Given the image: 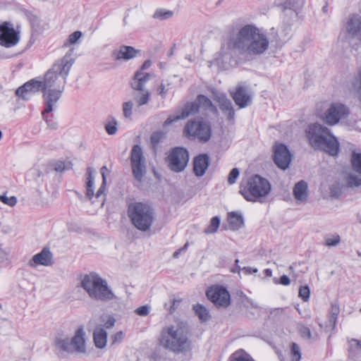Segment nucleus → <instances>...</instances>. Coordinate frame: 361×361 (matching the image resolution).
Listing matches in <instances>:
<instances>
[{"instance_id": "bf43d9fd", "label": "nucleus", "mask_w": 361, "mask_h": 361, "mask_svg": "<svg viewBox=\"0 0 361 361\" xmlns=\"http://www.w3.org/2000/svg\"><path fill=\"white\" fill-rule=\"evenodd\" d=\"M300 334L302 338L310 339L311 338V331L310 329L305 326H302L300 328Z\"/></svg>"}, {"instance_id": "2f4dec72", "label": "nucleus", "mask_w": 361, "mask_h": 361, "mask_svg": "<svg viewBox=\"0 0 361 361\" xmlns=\"http://www.w3.org/2000/svg\"><path fill=\"white\" fill-rule=\"evenodd\" d=\"M305 1V0H285L283 3L280 4V6L283 11L289 9L294 11L297 15V11L304 6Z\"/></svg>"}, {"instance_id": "f704fd0d", "label": "nucleus", "mask_w": 361, "mask_h": 361, "mask_svg": "<svg viewBox=\"0 0 361 361\" xmlns=\"http://www.w3.org/2000/svg\"><path fill=\"white\" fill-rule=\"evenodd\" d=\"M340 312V307L338 303H332L331 305V310L329 311V324L331 326L332 329H335L336 323H337V319L338 315Z\"/></svg>"}, {"instance_id": "6ab92c4d", "label": "nucleus", "mask_w": 361, "mask_h": 361, "mask_svg": "<svg viewBox=\"0 0 361 361\" xmlns=\"http://www.w3.org/2000/svg\"><path fill=\"white\" fill-rule=\"evenodd\" d=\"M214 99L219 103L221 111L226 115L228 121H233L235 118V110L231 101L226 97L224 94L218 92H213Z\"/></svg>"}, {"instance_id": "4468645a", "label": "nucleus", "mask_w": 361, "mask_h": 361, "mask_svg": "<svg viewBox=\"0 0 361 361\" xmlns=\"http://www.w3.org/2000/svg\"><path fill=\"white\" fill-rule=\"evenodd\" d=\"M20 39L19 32L16 31L13 24L4 22L0 25V44L5 47H11L18 44Z\"/></svg>"}, {"instance_id": "37998d69", "label": "nucleus", "mask_w": 361, "mask_h": 361, "mask_svg": "<svg viewBox=\"0 0 361 361\" xmlns=\"http://www.w3.org/2000/svg\"><path fill=\"white\" fill-rule=\"evenodd\" d=\"M82 34L80 31H75L72 34L68 36V39L64 42L63 46L68 47L70 44H73L77 43V42L80 39Z\"/></svg>"}, {"instance_id": "a19ab883", "label": "nucleus", "mask_w": 361, "mask_h": 361, "mask_svg": "<svg viewBox=\"0 0 361 361\" xmlns=\"http://www.w3.org/2000/svg\"><path fill=\"white\" fill-rule=\"evenodd\" d=\"M117 125L118 123L116 118L111 117V120L104 126L106 133L110 135H115L118 130Z\"/></svg>"}, {"instance_id": "1a4fd4ad", "label": "nucleus", "mask_w": 361, "mask_h": 361, "mask_svg": "<svg viewBox=\"0 0 361 361\" xmlns=\"http://www.w3.org/2000/svg\"><path fill=\"white\" fill-rule=\"evenodd\" d=\"M184 133L188 137L197 138L202 142H207L212 135L210 126L202 121H189L184 128Z\"/></svg>"}, {"instance_id": "58836bf2", "label": "nucleus", "mask_w": 361, "mask_h": 361, "mask_svg": "<svg viewBox=\"0 0 361 361\" xmlns=\"http://www.w3.org/2000/svg\"><path fill=\"white\" fill-rule=\"evenodd\" d=\"M229 361H255L245 351H236L229 357Z\"/></svg>"}, {"instance_id": "a211bd4d", "label": "nucleus", "mask_w": 361, "mask_h": 361, "mask_svg": "<svg viewBox=\"0 0 361 361\" xmlns=\"http://www.w3.org/2000/svg\"><path fill=\"white\" fill-rule=\"evenodd\" d=\"M230 93L235 104L240 109L245 108L252 103L251 95L249 94L247 88L245 86L238 85L235 90L230 91Z\"/></svg>"}, {"instance_id": "aec40b11", "label": "nucleus", "mask_w": 361, "mask_h": 361, "mask_svg": "<svg viewBox=\"0 0 361 361\" xmlns=\"http://www.w3.org/2000/svg\"><path fill=\"white\" fill-rule=\"evenodd\" d=\"M43 92V99L44 101V109L42 112V115L51 113L54 109V106L61 97L62 90L50 89Z\"/></svg>"}, {"instance_id": "4d7b16f0", "label": "nucleus", "mask_w": 361, "mask_h": 361, "mask_svg": "<svg viewBox=\"0 0 361 361\" xmlns=\"http://www.w3.org/2000/svg\"><path fill=\"white\" fill-rule=\"evenodd\" d=\"M135 312L141 317L147 316L149 312V307L148 305H142L137 307Z\"/></svg>"}, {"instance_id": "9b49d317", "label": "nucleus", "mask_w": 361, "mask_h": 361, "mask_svg": "<svg viewBox=\"0 0 361 361\" xmlns=\"http://www.w3.org/2000/svg\"><path fill=\"white\" fill-rule=\"evenodd\" d=\"M130 158L133 177L141 182L147 172V166L142 147L139 145L133 147Z\"/></svg>"}, {"instance_id": "423d86ee", "label": "nucleus", "mask_w": 361, "mask_h": 361, "mask_svg": "<svg viewBox=\"0 0 361 361\" xmlns=\"http://www.w3.org/2000/svg\"><path fill=\"white\" fill-rule=\"evenodd\" d=\"M128 216L132 224L141 231L150 229L154 220V212L148 204L135 202L129 204Z\"/></svg>"}, {"instance_id": "49530a36", "label": "nucleus", "mask_w": 361, "mask_h": 361, "mask_svg": "<svg viewBox=\"0 0 361 361\" xmlns=\"http://www.w3.org/2000/svg\"><path fill=\"white\" fill-rule=\"evenodd\" d=\"M173 16V12L170 11H164L163 9H158L153 15L154 18L157 19H167Z\"/></svg>"}, {"instance_id": "5fc2aeb1", "label": "nucleus", "mask_w": 361, "mask_h": 361, "mask_svg": "<svg viewBox=\"0 0 361 361\" xmlns=\"http://www.w3.org/2000/svg\"><path fill=\"white\" fill-rule=\"evenodd\" d=\"M330 195L333 197H338L341 195L342 190L339 185L334 184L330 186Z\"/></svg>"}, {"instance_id": "774afa93", "label": "nucleus", "mask_w": 361, "mask_h": 361, "mask_svg": "<svg viewBox=\"0 0 361 361\" xmlns=\"http://www.w3.org/2000/svg\"><path fill=\"white\" fill-rule=\"evenodd\" d=\"M182 252H183V251H182V250H180V249H178V250H176V252H173V258H178V256H179V255H180Z\"/></svg>"}, {"instance_id": "ddd939ff", "label": "nucleus", "mask_w": 361, "mask_h": 361, "mask_svg": "<svg viewBox=\"0 0 361 361\" xmlns=\"http://www.w3.org/2000/svg\"><path fill=\"white\" fill-rule=\"evenodd\" d=\"M348 114L349 109L345 105L337 102L332 103L324 113L323 121L329 126H334Z\"/></svg>"}, {"instance_id": "de8ad7c7", "label": "nucleus", "mask_w": 361, "mask_h": 361, "mask_svg": "<svg viewBox=\"0 0 361 361\" xmlns=\"http://www.w3.org/2000/svg\"><path fill=\"white\" fill-rule=\"evenodd\" d=\"M298 295L303 301L307 302L310 295V290L308 286H302L299 288Z\"/></svg>"}, {"instance_id": "4be33fe9", "label": "nucleus", "mask_w": 361, "mask_h": 361, "mask_svg": "<svg viewBox=\"0 0 361 361\" xmlns=\"http://www.w3.org/2000/svg\"><path fill=\"white\" fill-rule=\"evenodd\" d=\"M209 165V157L207 154H201L193 160V172L196 176H202Z\"/></svg>"}, {"instance_id": "7ed1b4c3", "label": "nucleus", "mask_w": 361, "mask_h": 361, "mask_svg": "<svg viewBox=\"0 0 361 361\" xmlns=\"http://www.w3.org/2000/svg\"><path fill=\"white\" fill-rule=\"evenodd\" d=\"M306 136L314 149L324 151L333 157L338 154L340 144L328 128L317 123L311 124L306 130Z\"/></svg>"}, {"instance_id": "c03bdc74", "label": "nucleus", "mask_w": 361, "mask_h": 361, "mask_svg": "<svg viewBox=\"0 0 361 361\" xmlns=\"http://www.w3.org/2000/svg\"><path fill=\"white\" fill-rule=\"evenodd\" d=\"M290 351H291V360L292 361H300L301 359V351H300V346L295 343H292Z\"/></svg>"}, {"instance_id": "2eb2a0df", "label": "nucleus", "mask_w": 361, "mask_h": 361, "mask_svg": "<svg viewBox=\"0 0 361 361\" xmlns=\"http://www.w3.org/2000/svg\"><path fill=\"white\" fill-rule=\"evenodd\" d=\"M274 161L281 169L286 170L289 167L292 154L288 147L282 143L276 144L274 147Z\"/></svg>"}, {"instance_id": "bb28decb", "label": "nucleus", "mask_w": 361, "mask_h": 361, "mask_svg": "<svg viewBox=\"0 0 361 361\" xmlns=\"http://www.w3.org/2000/svg\"><path fill=\"white\" fill-rule=\"evenodd\" d=\"M347 30L349 34L356 36L361 39V16L353 15L347 25Z\"/></svg>"}, {"instance_id": "f257e3e1", "label": "nucleus", "mask_w": 361, "mask_h": 361, "mask_svg": "<svg viewBox=\"0 0 361 361\" xmlns=\"http://www.w3.org/2000/svg\"><path fill=\"white\" fill-rule=\"evenodd\" d=\"M269 42L267 36L255 25L247 24L231 35L228 47L240 54L258 56L269 48Z\"/></svg>"}, {"instance_id": "f3484780", "label": "nucleus", "mask_w": 361, "mask_h": 361, "mask_svg": "<svg viewBox=\"0 0 361 361\" xmlns=\"http://www.w3.org/2000/svg\"><path fill=\"white\" fill-rule=\"evenodd\" d=\"M39 91H43L42 81L37 79H32L19 87L16 90V94L24 100H27L30 94L37 93Z\"/></svg>"}, {"instance_id": "ea45409f", "label": "nucleus", "mask_w": 361, "mask_h": 361, "mask_svg": "<svg viewBox=\"0 0 361 361\" xmlns=\"http://www.w3.org/2000/svg\"><path fill=\"white\" fill-rule=\"evenodd\" d=\"M220 224V219L218 216H214L210 221V224L204 229L207 234L215 233Z\"/></svg>"}, {"instance_id": "20e7f679", "label": "nucleus", "mask_w": 361, "mask_h": 361, "mask_svg": "<svg viewBox=\"0 0 361 361\" xmlns=\"http://www.w3.org/2000/svg\"><path fill=\"white\" fill-rule=\"evenodd\" d=\"M73 53V49H69L60 61H56L47 71L42 81L43 91L50 89L64 90L67 77L75 61Z\"/></svg>"}, {"instance_id": "4c0bfd02", "label": "nucleus", "mask_w": 361, "mask_h": 361, "mask_svg": "<svg viewBox=\"0 0 361 361\" xmlns=\"http://www.w3.org/2000/svg\"><path fill=\"white\" fill-rule=\"evenodd\" d=\"M100 173H101L102 177V183L95 195L97 198H99L102 195H103L104 194V191L106 190V173H109V171L108 170V169L106 166H103L100 169Z\"/></svg>"}, {"instance_id": "dca6fc26", "label": "nucleus", "mask_w": 361, "mask_h": 361, "mask_svg": "<svg viewBox=\"0 0 361 361\" xmlns=\"http://www.w3.org/2000/svg\"><path fill=\"white\" fill-rule=\"evenodd\" d=\"M353 169L358 175L350 174L346 178V183L350 188L361 185V153L353 152L351 157Z\"/></svg>"}, {"instance_id": "473e14b6", "label": "nucleus", "mask_w": 361, "mask_h": 361, "mask_svg": "<svg viewBox=\"0 0 361 361\" xmlns=\"http://www.w3.org/2000/svg\"><path fill=\"white\" fill-rule=\"evenodd\" d=\"M192 309L202 322H206L211 318L208 310L204 305L196 304L193 305Z\"/></svg>"}, {"instance_id": "5701e85b", "label": "nucleus", "mask_w": 361, "mask_h": 361, "mask_svg": "<svg viewBox=\"0 0 361 361\" xmlns=\"http://www.w3.org/2000/svg\"><path fill=\"white\" fill-rule=\"evenodd\" d=\"M151 79V75L148 73L137 71L130 82L131 87L137 91H145V84Z\"/></svg>"}, {"instance_id": "6e6552de", "label": "nucleus", "mask_w": 361, "mask_h": 361, "mask_svg": "<svg viewBox=\"0 0 361 361\" xmlns=\"http://www.w3.org/2000/svg\"><path fill=\"white\" fill-rule=\"evenodd\" d=\"M209 109L212 112H216L217 109L212 102L206 96L199 94L194 102H187L183 109H180L176 115H170L164 123V126H168L179 120L185 119L189 116L193 115L199 111L200 106Z\"/></svg>"}, {"instance_id": "9d476101", "label": "nucleus", "mask_w": 361, "mask_h": 361, "mask_svg": "<svg viewBox=\"0 0 361 361\" xmlns=\"http://www.w3.org/2000/svg\"><path fill=\"white\" fill-rule=\"evenodd\" d=\"M189 161L188 151L182 147L173 148L166 158L169 168L176 173L183 171Z\"/></svg>"}, {"instance_id": "f8f14e48", "label": "nucleus", "mask_w": 361, "mask_h": 361, "mask_svg": "<svg viewBox=\"0 0 361 361\" xmlns=\"http://www.w3.org/2000/svg\"><path fill=\"white\" fill-rule=\"evenodd\" d=\"M208 299L218 307H227L231 304V295L228 290L222 286L210 287L206 292Z\"/></svg>"}, {"instance_id": "0e129e2a", "label": "nucleus", "mask_w": 361, "mask_h": 361, "mask_svg": "<svg viewBox=\"0 0 361 361\" xmlns=\"http://www.w3.org/2000/svg\"><path fill=\"white\" fill-rule=\"evenodd\" d=\"M152 65V61L150 60H146L140 68L138 71H141V72H143L144 70L148 69Z\"/></svg>"}, {"instance_id": "412c9836", "label": "nucleus", "mask_w": 361, "mask_h": 361, "mask_svg": "<svg viewBox=\"0 0 361 361\" xmlns=\"http://www.w3.org/2000/svg\"><path fill=\"white\" fill-rule=\"evenodd\" d=\"M53 255L50 249L47 247H44L42 251L35 255L30 261L31 267H35L37 264L43 266H50L53 264Z\"/></svg>"}, {"instance_id": "e2e57ef3", "label": "nucleus", "mask_w": 361, "mask_h": 361, "mask_svg": "<svg viewBox=\"0 0 361 361\" xmlns=\"http://www.w3.org/2000/svg\"><path fill=\"white\" fill-rule=\"evenodd\" d=\"M279 283L283 286H288L290 283V280L287 275H283L280 278Z\"/></svg>"}, {"instance_id": "c9c22d12", "label": "nucleus", "mask_w": 361, "mask_h": 361, "mask_svg": "<svg viewBox=\"0 0 361 361\" xmlns=\"http://www.w3.org/2000/svg\"><path fill=\"white\" fill-rule=\"evenodd\" d=\"M100 322L102 324L99 326L103 327L104 329H109L115 325L116 319L111 314H104L100 316Z\"/></svg>"}, {"instance_id": "e433bc0d", "label": "nucleus", "mask_w": 361, "mask_h": 361, "mask_svg": "<svg viewBox=\"0 0 361 361\" xmlns=\"http://www.w3.org/2000/svg\"><path fill=\"white\" fill-rule=\"evenodd\" d=\"M140 92V93L135 94L134 97V99L138 107L147 104L150 98V93L148 90Z\"/></svg>"}, {"instance_id": "864d4df0", "label": "nucleus", "mask_w": 361, "mask_h": 361, "mask_svg": "<svg viewBox=\"0 0 361 361\" xmlns=\"http://www.w3.org/2000/svg\"><path fill=\"white\" fill-rule=\"evenodd\" d=\"M341 241V238L338 235H334L333 237L326 238L325 239V245L332 247L337 245Z\"/></svg>"}, {"instance_id": "338daca9", "label": "nucleus", "mask_w": 361, "mask_h": 361, "mask_svg": "<svg viewBox=\"0 0 361 361\" xmlns=\"http://www.w3.org/2000/svg\"><path fill=\"white\" fill-rule=\"evenodd\" d=\"M176 302L179 303L180 301L176 300H173V305H171V307H170V310H169L171 314H172L175 311V310H176L175 305H176Z\"/></svg>"}, {"instance_id": "c85d7f7f", "label": "nucleus", "mask_w": 361, "mask_h": 361, "mask_svg": "<svg viewBox=\"0 0 361 361\" xmlns=\"http://www.w3.org/2000/svg\"><path fill=\"white\" fill-rule=\"evenodd\" d=\"M348 357L354 361H361V341L356 339L349 341Z\"/></svg>"}, {"instance_id": "f03ea898", "label": "nucleus", "mask_w": 361, "mask_h": 361, "mask_svg": "<svg viewBox=\"0 0 361 361\" xmlns=\"http://www.w3.org/2000/svg\"><path fill=\"white\" fill-rule=\"evenodd\" d=\"M159 342L164 349L175 354H186L192 348V342L188 338L187 324L184 322L164 327Z\"/></svg>"}, {"instance_id": "b1692460", "label": "nucleus", "mask_w": 361, "mask_h": 361, "mask_svg": "<svg viewBox=\"0 0 361 361\" xmlns=\"http://www.w3.org/2000/svg\"><path fill=\"white\" fill-rule=\"evenodd\" d=\"M138 52L137 49L130 46H121L119 49H115L112 51L111 56L116 60L128 61L136 56Z\"/></svg>"}, {"instance_id": "6e6d98bb", "label": "nucleus", "mask_w": 361, "mask_h": 361, "mask_svg": "<svg viewBox=\"0 0 361 361\" xmlns=\"http://www.w3.org/2000/svg\"><path fill=\"white\" fill-rule=\"evenodd\" d=\"M43 119L47 123V126L51 129H56L58 127L57 123L53 119V116H49L46 114L42 115Z\"/></svg>"}, {"instance_id": "13d9d810", "label": "nucleus", "mask_w": 361, "mask_h": 361, "mask_svg": "<svg viewBox=\"0 0 361 361\" xmlns=\"http://www.w3.org/2000/svg\"><path fill=\"white\" fill-rule=\"evenodd\" d=\"M285 310L283 308H274L270 310L269 316L273 318H279L283 314Z\"/></svg>"}, {"instance_id": "680f3d73", "label": "nucleus", "mask_w": 361, "mask_h": 361, "mask_svg": "<svg viewBox=\"0 0 361 361\" xmlns=\"http://www.w3.org/2000/svg\"><path fill=\"white\" fill-rule=\"evenodd\" d=\"M242 271L243 273L246 275L255 274L258 271V269L257 268H252L250 267H245L242 269Z\"/></svg>"}, {"instance_id": "603ef678", "label": "nucleus", "mask_w": 361, "mask_h": 361, "mask_svg": "<svg viewBox=\"0 0 361 361\" xmlns=\"http://www.w3.org/2000/svg\"><path fill=\"white\" fill-rule=\"evenodd\" d=\"M124 338V333L122 331H119L116 334L111 336V345H115L116 343H121Z\"/></svg>"}, {"instance_id": "c756f323", "label": "nucleus", "mask_w": 361, "mask_h": 361, "mask_svg": "<svg viewBox=\"0 0 361 361\" xmlns=\"http://www.w3.org/2000/svg\"><path fill=\"white\" fill-rule=\"evenodd\" d=\"M87 183H86V196L89 200H91L94 195V169L92 167H88L87 169Z\"/></svg>"}, {"instance_id": "79ce46f5", "label": "nucleus", "mask_w": 361, "mask_h": 361, "mask_svg": "<svg viewBox=\"0 0 361 361\" xmlns=\"http://www.w3.org/2000/svg\"><path fill=\"white\" fill-rule=\"evenodd\" d=\"M170 82L167 80H163L161 82L160 85L158 87L157 90V92L159 95L161 97V98L165 99V97H166L170 89Z\"/></svg>"}, {"instance_id": "052dcab7", "label": "nucleus", "mask_w": 361, "mask_h": 361, "mask_svg": "<svg viewBox=\"0 0 361 361\" xmlns=\"http://www.w3.org/2000/svg\"><path fill=\"white\" fill-rule=\"evenodd\" d=\"M54 169L57 172H63L66 169L64 162L61 161L55 162L54 164Z\"/></svg>"}, {"instance_id": "09e8293b", "label": "nucleus", "mask_w": 361, "mask_h": 361, "mask_svg": "<svg viewBox=\"0 0 361 361\" xmlns=\"http://www.w3.org/2000/svg\"><path fill=\"white\" fill-rule=\"evenodd\" d=\"M163 135H164V134L161 131H156L152 134L150 140H151V143L154 148L161 142V140L163 138Z\"/></svg>"}, {"instance_id": "393cba45", "label": "nucleus", "mask_w": 361, "mask_h": 361, "mask_svg": "<svg viewBox=\"0 0 361 361\" xmlns=\"http://www.w3.org/2000/svg\"><path fill=\"white\" fill-rule=\"evenodd\" d=\"M293 194L297 202H302L308 197V185L305 180H300L295 184Z\"/></svg>"}, {"instance_id": "8fccbe9b", "label": "nucleus", "mask_w": 361, "mask_h": 361, "mask_svg": "<svg viewBox=\"0 0 361 361\" xmlns=\"http://www.w3.org/2000/svg\"><path fill=\"white\" fill-rule=\"evenodd\" d=\"M0 201L5 204H7L10 207H13L17 203V199L15 196H11L10 197H7L6 195H0Z\"/></svg>"}, {"instance_id": "69168bd1", "label": "nucleus", "mask_w": 361, "mask_h": 361, "mask_svg": "<svg viewBox=\"0 0 361 361\" xmlns=\"http://www.w3.org/2000/svg\"><path fill=\"white\" fill-rule=\"evenodd\" d=\"M238 262H239V259H237L235 260V267L231 269V272L240 274V271L242 270V269L238 264Z\"/></svg>"}, {"instance_id": "39448f33", "label": "nucleus", "mask_w": 361, "mask_h": 361, "mask_svg": "<svg viewBox=\"0 0 361 361\" xmlns=\"http://www.w3.org/2000/svg\"><path fill=\"white\" fill-rule=\"evenodd\" d=\"M80 286L93 300L106 302L116 298L106 280L102 279L96 272L81 276Z\"/></svg>"}, {"instance_id": "3c124183", "label": "nucleus", "mask_w": 361, "mask_h": 361, "mask_svg": "<svg viewBox=\"0 0 361 361\" xmlns=\"http://www.w3.org/2000/svg\"><path fill=\"white\" fill-rule=\"evenodd\" d=\"M240 174L239 169L238 168H233L229 173L228 176V183L229 185H233L236 182L237 178Z\"/></svg>"}, {"instance_id": "a878e982", "label": "nucleus", "mask_w": 361, "mask_h": 361, "mask_svg": "<svg viewBox=\"0 0 361 361\" xmlns=\"http://www.w3.org/2000/svg\"><path fill=\"white\" fill-rule=\"evenodd\" d=\"M107 332L101 326H97L93 332V340L95 346L97 348L103 349L106 347L107 343Z\"/></svg>"}, {"instance_id": "cd10ccee", "label": "nucleus", "mask_w": 361, "mask_h": 361, "mask_svg": "<svg viewBox=\"0 0 361 361\" xmlns=\"http://www.w3.org/2000/svg\"><path fill=\"white\" fill-rule=\"evenodd\" d=\"M84 335L85 333L82 328L77 329L75 336L71 339L73 350H75L79 353L85 351Z\"/></svg>"}, {"instance_id": "7c9ffc66", "label": "nucleus", "mask_w": 361, "mask_h": 361, "mask_svg": "<svg viewBox=\"0 0 361 361\" xmlns=\"http://www.w3.org/2000/svg\"><path fill=\"white\" fill-rule=\"evenodd\" d=\"M228 221L232 230H238L243 226V218L240 214L235 212L228 213Z\"/></svg>"}, {"instance_id": "72a5a7b5", "label": "nucleus", "mask_w": 361, "mask_h": 361, "mask_svg": "<svg viewBox=\"0 0 361 361\" xmlns=\"http://www.w3.org/2000/svg\"><path fill=\"white\" fill-rule=\"evenodd\" d=\"M55 345L58 349H60L64 352H73L71 341L68 337H56L55 339Z\"/></svg>"}, {"instance_id": "a18cd8bd", "label": "nucleus", "mask_w": 361, "mask_h": 361, "mask_svg": "<svg viewBox=\"0 0 361 361\" xmlns=\"http://www.w3.org/2000/svg\"><path fill=\"white\" fill-rule=\"evenodd\" d=\"M133 103L132 101H128L123 103L122 110L125 118H128L133 114Z\"/></svg>"}, {"instance_id": "0eeeda50", "label": "nucleus", "mask_w": 361, "mask_h": 361, "mask_svg": "<svg viewBox=\"0 0 361 361\" xmlns=\"http://www.w3.org/2000/svg\"><path fill=\"white\" fill-rule=\"evenodd\" d=\"M271 189V184L267 179L259 175H254L241 182L239 192L247 201L254 202L267 196Z\"/></svg>"}]
</instances>
